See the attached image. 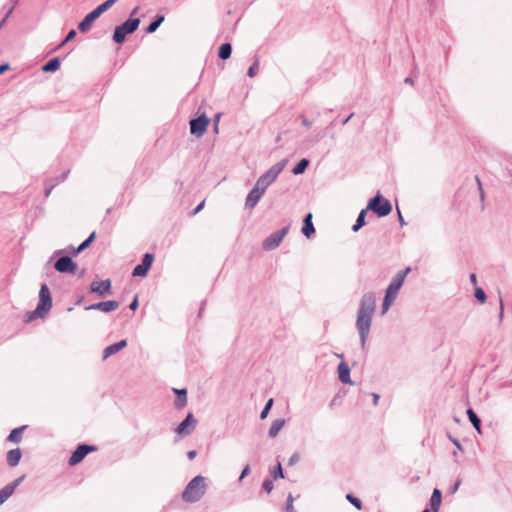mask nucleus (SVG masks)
<instances>
[{
    "label": "nucleus",
    "mask_w": 512,
    "mask_h": 512,
    "mask_svg": "<svg viewBox=\"0 0 512 512\" xmlns=\"http://www.w3.org/2000/svg\"><path fill=\"white\" fill-rule=\"evenodd\" d=\"M376 309V297L373 292H367L362 295L359 308L357 311L356 323L359 334L360 345L362 349H365L367 339L369 337L372 318Z\"/></svg>",
    "instance_id": "nucleus-1"
},
{
    "label": "nucleus",
    "mask_w": 512,
    "mask_h": 512,
    "mask_svg": "<svg viewBox=\"0 0 512 512\" xmlns=\"http://www.w3.org/2000/svg\"><path fill=\"white\" fill-rule=\"evenodd\" d=\"M411 268L407 267L404 270L398 271L388 287L386 288L383 303H382V314H385L391 307L392 303L396 299L400 288L402 287L406 276L410 273Z\"/></svg>",
    "instance_id": "nucleus-2"
},
{
    "label": "nucleus",
    "mask_w": 512,
    "mask_h": 512,
    "mask_svg": "<svg viewBox=\"0 0 512 512\" xmlns=\"http://www.w3.org/2000/svg\"><path fill=\"white\" fill-rule=\"evenodd\" d=\"M205 478L197 475L192 478L182 492V499L187 503H195L201 500L206 493Z\"/></svg>",
    "instance_id": "nucleus-3"
},
{
    "label": "nucleus",
    "mask_w": 512,
    "mask_h": 512,
    "mask_svg": "<svg viewBox=\"0 0 512 512\" xmlns=\"http://www.w3.org/2000/svg\"><path fill=\"white\" fill-rule=\"evenodd\" d=\"M52 308V297L47 284H42L39 290V301L37 307L31 311L27 320L31 321L36 318H44Z\"/></svg>",
    "instance_id": "nucleus-4"
},
{
    "label": "nucleus",
    "mask_w": 512,
    "mask_h": 512,
    "mask_svg": "<svg viewBox=\"0 0 512 512\" xmlns=\"http://www.w3.org/2000/svg\"><path fill=\"white\" fill-rule=\"evenodd\" d=\"M117 0H106L100 5H98L95 9L89 12L78 24V30L82 33L87 32L93 22L98 19L104 12L110 9Z\"/></svg>",
    "instance_id": "nucleus-5"
},
{
    "label": "nucleus",
    "mask_w": 512,
    "mask_h": 512,
    "mask_svg": "<svg viewBox=\"0 0 512 512\" xmlns=\"http://www.w3.org/2000/svg\"><path fill=\"white\" fill-rule=\"evenodd\" d=\"M287 163V160H282L272 167H270L264 174H262L256 181L255 186L265 193L269 185H271L283 171Z\"/></svg>",
    "instance_id": "nucleus-6"
},
{
    "label": "nucleus",
    "mask_w": 512,
    "mask_h": 512,
    "mask_svg": "<svg viewBox=\"0 0 512 512\" xmlns=\"http://www.w3.org/2000/svg\"><path fill=\"white\" fill-rule=\"evenodd\" d=\"M140 22V18H128L121 25L116 26L112 37L113 41L117 44H122L127 35L134 33L138 29Z\"/></svg>",
    "instance_id": "nucleus-7"
},
{
    "label": "nucleus",
    "mask_w": 512,
    "mask_h": 512,
    "mask_svg": "<svg viewBox=\"0 0 512 512\" xmlns=\"http://www.w3.org/2000/svg\"><path fill=\"white\" fill-rule=\"evenodd\" d=\"M367 209L371 210L378 217H385L392 211V205L389 200L385 199L380 193H377L368 202Z\"/></svg>",
    "instance_id": "nucleus-8"
},
{
    "label": "nucleus",
    "mask_w": 512,
    "mask_h": 512,
    "mask_svg": "<svg viewBox=\"0 0 512 512\" xmlns=\"http://www.w3.org/2000/svg\"><path fill=\"white\" fill-rule=\"evenodd\" d=\"M209 123L210 119L206 116L205 113H202L197 118H193L190 120V133L197 138L203 136L207 131Z\"/></svg>",
    "instance_id": "nucleus-9"
},
{
    "label": "nucleus",
    "mask_w": 512,
    "mask_h": 512,
    "mask_svg": "<svg viewBox=\"0 0 512 512\" xmlns=\"http://www.w3.org/2000/svg\"><path fill=\"white\" fill-rule=\"evenodd\" d=\"M288 232H289V226H286L278 231L271 233L263 241V244H262L263 249L266 251H271V250L276 249L280 245L283 238L287 235Z\"/></svg>",
    "instance_id": "nucleus-10"
},
{
    "label": "nucleus",
    "mask_w": 512,
    "mask_h": 512,
    "mask_svg": "<svg viewBox=\"0 0 512 512\" xmlns=\"http://www.w3.org/2000/svg\"><path fill=\"white\" fill-rule=\"evenodd\" d=\"M96 450L97 447L95 445L79 444L69 458V465L75 466L79 464L90 452H94Z\"/></svg>",
    "instance_id": "nucleus-11"
},
{
    "label": "nucleus",
    "mask_w": 512,
    "mask_h": 512,
    "mask_svg": "<svg viewBox=\"0 0 512 512\" xmlns=\"http://www.w3.org/2000/svg\"><path fill=\"white\" fill-rule=\"evenodd\" d=\"M153 261H154V254L145 253L143 255L141 263L134 267V269L132 271V276H134V277L147 276V274L153 264Z\"/></svg>",
    "instance_id": "nucleus-12"
},
{
    "label": "nucleus",
    "mask_w": 512,
    "mask_h": 512,
    "mask_svg": "<svg viewBox=\"0 0 512 512\" xmlns=\"http://www.w3.org/2000/svg\"><path fill=\"white\" fill-rule=\"evenodd\" d=\"M77 264L70 256H62L54 263V269L59 273L74 274Z\"/></svg>",
    "instance_id": "nucleus-13"
},
{
    "label": "nucleus",
    "mask_w": 512,
    "mask_h": 512,
    "mask_svg": "<svg viewBox=\"0 0 512 512\" xmlns=\"http://www.w3.org/2000/svg\"><path fill=\"white\" fill-rule=\"evenodd\" d=\"M197 420L193 414L189 412L185 419L177 426L176 433L182 436L189 435L195 428Z\"/></svg>",
    "instance_id": "nucleus-14"
},
{
    "label": "nucleus",
    "mask_w": 512,
    "mask_h": 512,
    "mask_svg": "<svg viewBox=\"0 0 512 512\" xmlns=\"http://www.w3.org/2000/svg\"><path fill=\"white\" fill-rule=\"evenodd\" d=\"M112 282L110 279L102 281H92L90 284V291L98 294L99 296H105L111 294Z\"/></svg>",
    "instance_id": "nucleus-15"
},
{
    "label": "nucleus",
    "mask_w": 512,
    "mask_h": 512,
    "mask_svg": "<svg viewBox=\"0 0 512 512\" xmlns=\"http://www.w3.org/2000/svg\"><path fill=\"white\" fill-rule=\"evenodd\" d=\"M24 478L25 475H22L0 489V506L14 493L15 489L23 482Z\"/></svg>",
    "instance_id": "nucleus-16"
},
{
    "label": "nucleus",
    "mask_w": 512,
    "mask_h": 512,
    "mask_svg": "<svg viewBox=\"0 0 512 512\" xmlns=\"http://www.w3.org/2000/svg\"><path fill=\"white\" fill-rule=\"evenodd\" d=\"M119 307V303L115 300L101 301L98 303L91 304L85 307V310H98L104 313H109L116 310Z\"/></svg>",
    "instance_id": "nucleus-17"
},
{
    "label": "nucleus",
    "mask_w": 512,
    "mask_h": 512,
    "mask_svg": "<svg viewBox=\"0 0 512 512\" xmlns=\"http://www.w3.org/2000/svg\"><path fill=\"white\" fill-rule=\"evenodd\" d=\"M263 194V190H260L258 187L254 186V188L248 193L246 197L245 207L249 209L254 208Z\"/></svg>",
    "instance_id": "nucleus-18"
},
{
    "label": "nucleus",
    "mask_w": 512,
    "mask_h": 512,
    "mask_svg": "<svg viewBox=\"0 0 512 512\" xmlns=\"http://www.w3.org/2000/svg\"><path fill=\"white\" fill-rule=\"evenodd\" d=\"M338 378L339 380L343 383V384H350L352 385L353 382L351 380V377H350V367L349 365L344 362V361H341L338 365Z\"/></svg>",
    "instance_id": "nucleus-19"
},
{
    "label": "nucleus",
    "mask_w": 512,
    "mask_h": 512,
    "mask_svg": "<svg viewBox=\"0 0 512 512\" xmlns=\"http://www.w3.org/2000/svg\"><path fill=\"white\" fill-rule=\"evenodd\" d=\"M127 344H128L127 340L122 339L116 343H113V344L107 346L103 351V359L106 360L110 356L116 354L117 352H119L120 350L125 348L127 346Z\"/></svg>",
    "instance_id": "nucleus-20"
},
{
    "label": "nucleus",
    "mask_w": 512,
    "mask_h": 512,
    "mask_svg": "<svg viewBox=\"0 0 512 512\" xmlns=\"http://www.w3.org/2000/svg\"><path fill=\"white\" fill-rule=\"evenodd\" d=\"M173 392L176 394L174 406L176 409L181 410L187 405V389L173 388Z\"/></svg>",
    "instance_id": "nucleus-21"
},
{
    "label": "nucleus",
    "mask_w": 512,
    "mask_h": 512,
    "mask_svg": "<svg viewBox=\"0 0 512 512\" xmlns=\"http://www.w3.org/2000/svg\"><path fill=\"white\" fill-rule=\"evenodd\" d=\"M442 502V493L438 488H434L429 500L430 511L438 512Z\"/></svg>",
    "instance_id": "nucleus-22"
},
{
    "label": "nucleus",
    "mask_w": 512,
    "mask_h": 512,
    "mask_svg": "<svg viewBox=\"0 0 512 512\" xmlns=\"http://www.w3.org/2000/svg\"><path fill=\"white\" fill-rule=\"evenodd\" d=\"M22 457L20 448L11 449L7 452L6 461L8 466L15 467L19 464Z\"/></svg>",
    "instance_id": "nucleus-23"
},
{
    "label": "nucleus",
    "mask_w": 512,
    "mask_h": 512,
    "mask_svg": "<svg viewBox=\"0 0 512 512\" xmlns=\"http://www.w3.org/2000/svg\"><path fill=\"white\" fill-rule=\"evenodd\" d=\"M302 233L310 238L315 233V227L312 222V214L308 213L303 219Z\"/></svg>",
    "instance_id": "nucleus-24"
},
{
    "label": "nucleus",
    "mask_w": 512,
    "mask_h": 512,
    "mask_svg": "<svg viewBox=\"0 0 512 512\" xmlns=\"http://www.w3.org/2000/svg\"><path fill=\"white\" fill-rule=\"evenodd\" d=\"M285 423V419L282 418L274 420L269 428L268 436L270 438H275L279 434L280 430L284 427Z\"/></svg>",
    "instance_id": "nucleus-25"
},
{
    "label": "nucleus",
    "mask_w": 512,
    "mask_h": 512,
    "mask_svg": "<svg viewBox=\"0 0 512 512\" xmlns=\"http://www.w3.org/2000/svg\"><path fill=\"white\" fill-rule=\"evenodd\" d=\"M60 65H61L60 58L54 57V58L50 59L48 62H46L42 66L41 69L43 72L53 73V72H56L60 68Z\"/></svg>",
    "instance_id": "nucleus-26"
},
{
    "label": "nucleus",
    "mask_w": 512,
    "mask_h": 512,
    "mask_svg": "<svg viewBox=\"0 0 512 512\" xmlns=\"http://www.w3.org/2000/svg\"><path fill=\"white\" fill-rule=\"evenodd\" d=\"M469 421L475 428V430L481 434V420L472 408H468L466 411Z\"/></svg>",
    "instance_id": "nucleus-27"
},
{
    "label": "nucleus",
    "mask_w": 512,
    "mask_h": 512,
    "mask_svg": "<svg viewBox=\"0 0 512 512\" xmlns=\"http://www.w3.org/2000/svg\"><path fill=\"white\" fill-rule=\"evenodd\" d=\"M27 428L26 425L14 428L11 430L10 434L7 437V441L13 443H19L22 440V432Z\"/></svg>",
    "instance_id": "nucleus-28"
},
{
    "label": "nucleus",
    "mask_w": 512,
    "mask_h": 512,
    "mask_svg": "<svg viewBox=\"0 0 512 512\" xmlns=\"http://www.w3.org/2000/svg\"><path fill=\"white\" fill-rule=\"evenodd\" d=\"M164 20H165L164 15H160V14L156 15L154 20L145 28V33H147V34L154 33L159 28V26L164 22Z\"/></svg>",
    "instance_id": "nucleus-29"
},
{
    "label": "nucleus",
    "mask_w": 512,
    "mask_h": 512,
    "mask_svg": "<svg viewBox=\"0 0 512 512\" xmlns=\"http://www.w3.org/2000/svg\"><path fill=\"white\" fill-rule=\"evenodd\" d=\"M368 210L369 209H367V207H366L365 209H362L360 211V213L358 214V217L356 219L355 224L352 226V231L353 232H357L359 229H361L366 224L365 217H366V214H367Z\"/></svg>",
    "instance_id": "nucleus-30"
},
{
    "label": "nucleus",
    "mask_w": 512,
    "mask_h": 512,
    "mask_svg": "<svg viewBox=\"0 0 512 512\" xmlns=\"http://www.w3.org/2000/svg\"><path fill=\"white\" fill-rule=\"evenodd\" d=\"M232 53V45L228 42L221 44L218 50V57L222 60L230 58Z\"/></svg>",
    "instance_id": "nucleus-31"
},
{
    "label": "nucleus",
    "mask_w": 512,
    "mask_h": 512,
    "mask_svg": "<svg viewBox=\"0 0 512 512\" xmlns=\"http://www.w3.org/2000/svg\"><path fill=\"white\" fill-rule=\"evenodd\" d=\"M310 161L307 158H302L292 169L294 175H300L305 172L309 166Z\"/></svg>",
    "instance_id": "nucleus-32"
},
{
    "label": "nucleus",
    "mask_w": 512,
    "mask_h": 512,
    "mask_svg": "<svg viewBox=\"0 0 512 512\" xmlns=\"http://www.w3.org/2000/svg\"><path fill=\"white\" fill-rule=\"evenodd\" d=\"M272 480H277L279 478H284V472L282 469V465L280 462L271 470Z\"/></svg>",
    "instance_id": "nucleus-33"
},
{
    "label": "nucleus",
    "mask_w": 512,
    "mask_h": 512,
    "mask_svg": "<svg viewBox=\"0 0 512 512\" xmlns=\"http://www.w3.org/2000/svg\"><path fill=\"white\" fill-rule=\"evenodd\" d=\"M346 500L351 503L356 509H362V501L351 493L346 495Z\"/></svg>",
    "instance_id": "nucleus-34"
},
{
    "label": "nucleus",
    "mask_w": 512,
    "mask_h": 512,
    "mask_svg": "<svg viewBox=\"0 0 512 512\" xmlns=\"http://www.w3.org/2000/svg\"><path fill=\"white\" fill-rule=\"evenodd\" d=\"M273 403H274L273 398L268 399V401L266 402L264 408L262 409V411L260 413V419L263 420L268 416V414L273 406Z\"/></svg>",
    "instance_id": "nucleus-35"
},
{
    "label": "nucleus",
    "mask_w": 512,
    "mask_h": 512,
    "mask_svg": "<svg viewBox=\"0 0 512 512\" xmlns=\"http://www.w3.org/2000/svg\"><path fill=\"white\" fill-rule=\"evenodd\" d=\"M76 36V31L74 29H71L66 37L59 43V45L55 48V50L57 49H60L61 47H63L65 44H67L69 41H71L72 39H74Z\"/></svg>",
    "instance_id": "nucleus-36"
},
{
    "label": "nucleus",
    "mask_w": 512,
    "mask_h": 512,
    "mask_svg": "<svg viewBox=\"0 0 512 512\" xmlns=\"http://www.w3.org/2000/svg\"><path fill=\"white\" fill-rule=\"evenodd\" d=\"M474 296L477 299V301L480 303H484L487 299V295L481 287L475 288Z\"/></svg>",
    "instance_id": "nucleus-37"
},
{
    "label": "nucleus",
    "mask_w": 512,
    "mask_h": 512,
    "mask_svg": "<svg viewBox=\"0 0 512 512\" xmlns=\"http://www.w3.org/2000/svg\"><path fill=\"white\" fill-rule=\"evenodd\" d=\"M258 70H259V62H258V59H256L254 61V63L248 68L247 76L251 77V78L254 77L258 73Z\"/></svg>",
    "instance_id": "nucleus-38"
},
{
    "label": "nucleus",
    "mask_w": 512,
    "mask_h": 512,
    "mask_svg": "<svg viewBox=\"0 0 512 512\" xmlns=\"http://www.w3.org/2000/svg\"><path fill=\"white\" fill-rule=\"evenodd\" d=\"M274 488L273 480L272 479H265L262 483V489L266 493H270Z\"/></svg>",
    "instance_id": "nucleus-39"
},
{
    "label": "nucleus",
    "mask_w": 512,
    "mask_h": 512,
    "mask_svg": "<svg viewBox=\"0 0 512 512\" xmlns=\"http://www.w3.org/2000/svg\"><path fill=\"white\" fill-rule=\"evenodd\" d=\"M54 187H56V184H53L51 180H47L45 182V191H44V196L47 198L50 196L52 190L54 189Z\"/></svg>",
    "instance_id": "nucleus-40"
},
{
    "label": "nucleus",
    "mask_w": 512,
    "mask_h": 512,
    "mask_svg": "<svg viewBox=\"0 0 512 512\" xmlns=\"http://www.w3.org/2000/svg\"><path fill=\"white\" fill-rule=\"evenodd\" d=\"M68 174H69V170L64 171L62 174H60L54 180H51V181L53 184H56V186H57L58 184L64 182L67 179Z\"/></svg>",
    "instance_id": "nucleus-41"
},
{
    "label": "nucleus",
    "mask_w": 512,
    "mask_h": 512,
    "mask_svg": "<svg viewBox=\"0 0 512 512\" xmlns=\"http://www.w3.org/2000/svg\"><path fill=\"white\" fill-rule=\"evenodd\" d=\"M475 180H476V183H477V186H478L480 200L483 202L484 199H485V193H484V189L482 187L481 180H480V178L478 176H475Z\"/></svg>",
    "instance_id": "nucleus-42"
},
{
    "label": "nucleus",
    "mask_w": 512,
    "mask_h": 512,
    "mask_svg": "<svg viewBox=\"0 0 512 512\" xmlns=\"http://www.w3.org/2000/svg\"><path fill=\"white\" fill-rule=\"evenodd\" d=\"M69 250H71V252H72V254H73L74 256H76V255H78L79 253H81V252H82V250H79V247H77V248L69 247V248H68V249H66V250H56V251L54 252V256H56V255H60V254H61V253H63L64 251H69Z\"/></svg>",
    "instance_id": "nucleus-43"
},
{
    "label": "nucleus",
    "mask_w": 512,
    "mask_h": 512,
    "mask_svg": "<svg viewBox=\"0 0 512 512\" xmlns=\"http://www.w3.org/2000/svg\"><path fill=\"white\" fill-rule=\"evenodd\" d=\"M249 473H250V465L247 464L242 469L241 474H240V476L238 478V481L241 482Z\"/></svg>",
    "instance_id": "nucleus-44"
},
{
    "label": "nucleus",
    "mask_w": 512,
    "mask_h": 512,
    "mask_svg": "<svg viewBox=\"0 0 512 512\" xmlns=\"http://www.w3.org/2000/svg\"><path fill=\"white\" fill-rule=\"evenodd\" d=\"M322 138H323V135L322 134H318L316 137H308V138H306L305 142L309 143V145H314L315 143H317Z\"/></svg>",
    "instance_id": "nucleus-45"
},
{
    "label": "nucleus",
    "mask_w": 512,
    "mask_h": 512,
    "mask_svg": "<svg viewBox=\"0 0 512 512\" xmlns=\"http://www.w3.org/2000/svg\"><path fill=\"white\" fill-rule=\"evenodd\" d=\"M499 306H500V311H499L498 318H499V322H501L503 320V316H504V304H503V300H502L501 296H499Z\"/></svg>",
    "instance_id": "nucleus-46"
},
{
    "label": "nucleus",
    "mask_w": 512,
    "mask_h": 512,
    "mask_svg": "<svg viewBox=\"0 0 512 512\" xmlns=\"http://www.w3.org/2000/svg\"><path fill=\"white\" fill-rule=\"evenodd\" d=\"M139 306V301H138V296L135 295V297L133 298V300L131 301V303L129 304V308L132 310V311H135Z\"/></svg>",
    "instance_id": "nucleus-47"
},
{
    "label": "nucleus",
    "mask_w": 512,
    "mask_h": 512,
    "mask_svg": "<svg viewBox=\"0 0 512 512\" xmlns=\"http://www.w3.org/2000/svg\"><path fill=\"white\" fill-rule=\"evenodd\" d=\"M299 461V455L297 453H294L291 455L288 461V465L293 466Z\"/></svg>",
    "instance_id": "nucleus-48"
},
{
    "label": "nucleus",
    "mask_w": 512,
    "mask_h": 512,
    "mask_svg": "<svg viewBox=\"0 0 512 512\" xmlns=\"http://www.w3.org/2000/svg\"><path fill=\"white\" fill-rule=\"evenodd\" d=\"M204 205H205V201L203 200L202 202H200V203H199V204L194 208V210L192 211V213H191V214H192V215H196L197 213H199V212L203 209Z\"/></svg>",
    "instance_id": "nucleus-49"
},
{
    "label": "nucleus",
    "mask_w": 512,
    "mask_h": 512,
    "mask_svg": "<svg viewBox=\"0 0 512 512\" xmlns=\"http://www.w3.org/2000/svg\"><path fill=\"white\" fill-rule=\"evenodd\" d=\"M461 485V479H457V481L454 483V485L450 488V493L454 494Z\"/></svg>",
    "instance_id": "nucleus-50"
},
{
    "label": "nucleus",
    "mask_w": 512,
    "mask_h": 512,
    "mask_svg": "<svg viewBox=\"0 0 512 512\" xmlns=\"http://www.w3.org/2000/svg\"><path fill=\"white\" fill-rule=\"evenodd\" d=\"M449 439L452 441V443L455 445V447L457 448V450L459 451H462L463 450V447L460 443V441L458 439H455V438H452L451 436H449Z\"/></svg>",
    "instance_id": "nucleus-51"
},
{
    "label": "nucleus",
    "mask_w": 512,
    "mask_h": 512,
    "mask_svg": "<svg viewBox=\"0 0 512 512\" xmlns=\"http://www.w3.org/2000/svg\"><path fill=\"white\" fill-rule=\"evenodd\" d=\"M10 69L9 63H3L0 65V75L4 74L6 71Z\"/></svg>",
    "instance_id": "nucleus-52"
},
{
    "label": "nucleus",
    "mask_w": 512,
    "mask_h": 512,
    "mask_svg": "<svg viewBox=\"0 0 512 512\" xmlns=\"http://www.w3.org/2000/svg\"><path fill=\"white\" fill-rule=\"evenodd\" d=\"M397 214H398V220H399L400 226L401 227L405 226L406 222H405V220H404V218H403V216H402V214H401L399 209H397Z\"/></svg>",
    "instance_id": "nucleus-53"
},
{
    "label": "nucleus",
    "mask_w": 512,
    "mask_h": 512,
    "mask_svg": "<svg viewBox=\"0 0 512 512\" xmlns=\"http://www.w3.org/2000/svg\"><path fill=\"white\" fill-rule=\"evenodd\" d=\"M197 455V452L195 450H190L187 452V457L189 460H193Z\"/></svg>",
    "instance_id": "nucleus-54"
},
{
    "label": "nucleus",
    "mask_w": 512,
    "mask_h": 512,
    "mask_svg": "<svg viewBox=\"0 0 512 512\" xmlns=\"http://www.w3.org/2000/svg\"><path fill=\"white\" fill-rule=\"evenodd\" d=\"M96 237V233L95 232H92L85 240L86 242H89V246L91 245V243L94 241Z\"/></svg>",
    "instance_id": "nucleus-55"
},
{
    "label": "nucleus",
    "mask_w": 512,
    "mask_h": 512,
    "mask_svg": "<svg viewBox=\"0 0 512 512\" xmlns=\"http://www.w3.org/2000/svg\"><path fill=\"white\" fill-rule=\"evenodd\" d=\"M96 237V233L95 232H92L85 240L86 242H89V246L91 245V243L94 241Z\"/></svg>",
    "instance_id": "nucleus-56"
},
{
    "label": "nucleus",
    "mask_w": 512,
    "mask_h": 512,
    "mask_svg": "<svg viewBox=\"0 0 512 512\" xmlns=\"http://www.w3.org/2000/svg\"><path fill=\"white\" fill-rule=\"evenodd\" d=\"M285 510L286 512H296L293 503H286Z\"/></svg>",
    "instance_id": "nucleus-57"
},
{
    "label": "nucleus",
    "mask_w": 512,
    "mask_h": 512,
    "mask_svg": "<svg viewBox=\"0 0 512 512\" xmlns=\"http://www.w3.org/2000/svg\"><path fill=\"white\" fill-rule=\"evenodd\" d=\"M302 119V124L306 127H310L312 125V122L309 121L307 118H305L304 116L301 117Z\"/></svg>",
    "instance_id": "nucleus-58"
},
{
    "label": "nucleus",
    "mask_w": 512,
    "mask_h": 512,
    "mask_svg": "<svg viewBox=\"0 0 512 512\" xmlns=\"http://www.w3.org/2000/svg\"><path fill=\"white\" fill-rule=\"evenodd\" d=\"M78 247H79V250L84 251L86 248L89 247V242H86V240H84Z\"/></svg>",
    "instance_id": "nucleus-59"
},
{
    "label": "nucleus",
    "mask_w": 512,
    "mask_h": 512,
    "mask_svg": "<svg viewBox=\"0 0 512 512\" xmlns=\"http://www.w3.org/2000/svg\"><path fill=\"white\" fill-rule=\"evenodd\" d=\"M371 395H372V397H373V404L376 406V405L378 404V401H379V399H380V396H379V394H377V393H372Z\"/></svg>",
    "instance_id": "nucleus-60"
},
{
    "label": "nucleus",
    "mask_w": 512,
    "mask_h": 512,
    "mask_svg": "<svg viewBox=\"0 0 512 512\" xmlns=\"http://www.w3.org/2000/svg\"><path fill=\"white\" fill-rule=\"evenodd\" d=\"M470 281L473 285H476L477 284V277L474 273L470 274Z\"/></svg>",
    "instance_id": "nucleus-61"
},
{
    "label": "nucleus",
    "mask_w": 512,
    "mask_h": 512,
    "mask_svg": "<svg viewBox=\"0 0 512 512\" xmlns=\"http://www.w3.org/2000/svg\"><path fill=\"white\" fill-rule=\"evenodd\" d=\"M13 9H14V6H12L11 8H9V9H8V11H7V12H5V15H4V17H3V18H5V19H7V20H8V18L10 17V15H11V14H12V12H13Z\"/></svg>",
    "instance_id": "nucleus-62"
},
{
    "label": "nucleus",
    "mask_w": 512,
    "mask_h": 512,
    "mask_svg": "<svg viewBox=\"0 0 512 512\" xmlns=\"http://www.w3.org/2000/svg\"><path fill=\"white\" fill-rule=\"evenodd\" d=\"M139 11V7H135L132 9L131 13H130V17L129 18H135L134 15H136Z\"/></svg>",
    "instance_id": "nucleus-63"
},
{
    "label": "nucleus",
    "mask_w": 512,
    "mask_h": 512,
    "mask_svg": "<svg viewBox=\"0 0 512 512\" xmlns=\"http://www.w3.org/2000/svg\"><path fill=\"white\" fill-rule=\"evenodd\" d=\"M354 113H351L348 117H346L345 119H343L341 121L342 125H345L348 123V121L353 117Z\"/></svg>",
    "instance_id": "nucleus-64"
}]
</instances>
